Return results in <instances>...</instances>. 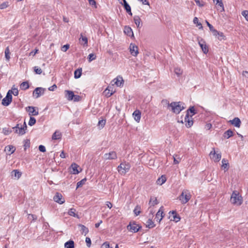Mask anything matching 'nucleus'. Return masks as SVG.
Returning <instances> with one entry per match:
<instances>
[{
    "instance_id": "nucleus-1",
    "label": "nucleus",
    "mask_w": 248,
    "mask_h": 248,
    "mask_svg": "<svg viewBox=\"0 0 248 248\" xmlns=\"http://www.w3.org/2000/svg\"><path fill=\"white\" fill-rule=\"evenodd\" d=\"M162 103H165L168 105V108H170L171 111L175 114H179L182 110L185 109V107L181 106V102H172L169 103L167 100H163Z\"/></svg>"
},
{
    "instance_id": "nucleus-2",
    "label": "nucleus",
    "mask_w": 248,
    "mask_h": 248,
    "mask_svg": "<svg viewBox=\"0 0 248 248\" xmlns=\"http://www.w3.org/2000/svg\"><path fill=\"white\" fill-rule=\"evenodd\" d=\"M231 202L233 204L237 205H240L242 203V197L237 191L235 190L232 192L231 197Z\"/></svg>"
},
{
    "instance_id": "nucleus-3",
    "label": "nucleus",
    "mask_w": 248,
    "mask_h": 248,
    "mask_svg": "<svg viewBox=\"0 0 248 248\" xmlns=\"http://www.w3.org/2000/svg\"><path fill=\"white\" fill-rule=\"evenodd\" d=\"M131 166L129 163L124 162L118 166L117 170L121 175H124L129 170Z\"/></svg>"
},
{
    "instance_id": "nucleus-4",
    "label": "nucleus",
    "mask_w": 248,
    "mask_h": 248,
    "mask_svg": "<svg viewBox=\"0 0 248 248\" xmlns=\"http://www.w3.org/2000/svg\"><path fill=\"white\" fill-rule=\"evenodd\" d=\"M191 195L188 190H184L179 197V199L183 204H185L188 202L191 198Z\"/></svg>"
},
{
    "instance_id": "nucleus-5",
    "label": "nucleus",
    "mask_w": 248,
    "mask_h": 248,
    "mask_svg": "<svg viewBox=\"0 0 248 248\" xmlns=\"http://www.w3.org/2000/svg\"><path fill=\"white\" fill-rule=\"evenodd\" d=\"M197 40L198 41V44L200 45L201 48H202L203 52L204 54H207L209 51L208 47L206 45L204 40L201 38L200 37H198Z\"/></svg>"
},
{
    "instance_id": "nucleus-6",
    "label": "nucleus",
    "mask_w": 248,
    "mask_h": 248,
    "mask_svg": "<svg viewBox=\"0 0 248 248\" xmlns=\"http://www.w3.org/2000/svg\"><path fill=\"white\" fill-rule=\"evenodd\" d=\"M141 228V227L140 226H139V225L136 224L135 222H130L127 226V229L133 232H137Z\"/></svg>"
},
{
    "instance_id": "nucleus-7",
    "label": "nucleus",
    "mask_w": 248,
    "mask_h": 248,
    "mask_svg": "<svg viewBox=\"0 0 248 248\" xmlns=\"http://www.w3.org/2000/svg\"><path fill=\"white\" fill-rule=\"evenodd\" d=\"M12 101V95L8 92L6 96L2 100L1 104L4 106H8Z\"/></svg>"
},
{
    "instance_id": "nucleus-8",
    "label": "nucleus",
    "mask_w": 248,
    "mask_h": 248,
    "mask_svg": "<svg viewBox=\"0 0 248 248\" xmlns=\"http://www.w3.org/2000/svg\"><path fill=\"white\" fill-rule=\"evenodd\" d=\"M53 200L55 202L61 204L65 202V200L63 198V196L61 193L59 192H57L55 196L53 197Z\"/></svg>"
},
{
    "instance_id": "nucleus-9",
    "label": "nucleus",
    "mask_w": 248,
    "mask_h": 248,
    "mask_svg": "<svg viewBox=\"0 0 248 248\" xmlns=\"http://www.w3.org/2000/svg\"><path fill=\"white\" fill-rule=\"evenodd\" d=\"M12 129L14 130L16 133H17L19 135H23L26 133V130L22 126L19 127V124H17L16 126L13 127Z\"/></svg>"
},
{
    "instance_id": "nucleus-10",
    "label": "nucleus",
    "mask_w": 248,
    "mask_h": 248,
    "mask_svg": "<svg viewBox=\"0 0 248 248\" xmlns=\"http://www.w3.org/2000/svg\"><path fill=\"white\" fill-rule=\"evenodd\" d=\"M45 89L42 87H37L33 91V94L35 95V97L37 98L39 97L41 94H44Z\"/></svg>"
},
{
    "instance_id": "nucleus-11",
    "label": "nucleus",
    "mask_w": 248,
    "mask_h": 248,
    "mask_svg": "<svg viewBox=\"0 0 248 248\" xmlns=\"http://www.w3.org/2000/svg\"><path fill=\"white\" fill-rule=\"evenodd\" d=\"M104 158L108 159H115L117 158V154L115 152L112 151L109 153H106L104 155Z\"/></svg>"
},
{
    "instance_id": "nucleus-12",
    "label": "nucleus",
    "mask_w": 248,
    "mask_h": 248,
    "mask_svg": "<svg viewBox=\"0 0 248 248\" xmlns=\"http://www.w3.org/2000/svg\"><path fill=\"white\" fill-rule=\"evenodd\" d=\"M164 216L163 207L161 206L156 214L155 218L156 219V221L160 222Z\"/></svg>"
},
{
    "instance_id": "nucleus-13",
    "label": "nucleus",
    "mask_w": 248,
    "mask_h": 248,
    "mask_svg": "<svg viewBox=\"0 0 248 248\" xmlns=\"http://www.w3.org/2000/svg\"><path fill=\"white\" fill-rule=\"evenodd\" d=\"M210 155H213L212 158L214 160V161L216 162H218L221 158V153L216 154L215 150L214 148H213V151H212L210 152Z\"/></svg>"
},
{
    "instance_id": "nucleus-14",
    "label": "nucleus",
    "mask_w": 248,
    "mask_h": 248,
    "mask_svg": "<svg viewBox=\"0 0 248 248\" xmlns=\"http://www.w3.org/2000/svg\"><path fill=\"white\" fill-rule=\"evenodd\" d=\"M214 4H216L218 10L221 12L224 11L223 3L222 0H213Z\"/></svg>"
},
{
    "instance_id": "nucleus-15",
    "label": "nucleus",
    "mask_w": 248,
    "mask_h": 248,
    "mask_svg": "<svg viewBox=\"0 0 248 248\" xmlns=\"http://www.w3.org/2000/svg\"><path fill=\"white\" fill-rule=\"evenodd\" d=\"M130 51L131 54L134 56H136L139 52H138V47L135 45L131 44L130 45Z\"/></svg>"
},
{
    "instance_id": "nucleus-16",
    "label": "nucleus",
    "mask_w": 248,
    "mask_h": 248,
    "mask_svg": "<svg viewBox=\"0 0 248 248\" xmlns=\"http://www.w3.org/2000/svg\"><path fill=\"white\" fill-rule=\"evenodd\" d=\"M184 120L186 123V126L187 127H190L193 124V121L192 119H190L188 112H186Z\"/></svg>"
},
{
    "instance_id": "nucleus-17",
    "label": "nucleus",
    "mask_w": 248,
    "mask_h": 248,
    "mask_svg": "<svg viewBox=\"0 0 248 248\" xmlns=\"http://www.w3.org/2000/svg\"><path fill=\"white\" fill-rule=\"evenodd\" d=\"M26 110L29 112L30 115L36 116L38 115V111L35 109V107L32 106H29L26 108Z\"/></svg>"
},
{
    "instance_id": "nucleus-18",
    "label": "nucleus",
    "mask_w": 248,
    "mask_h": 248,
    "mask_svg": "<svg viewBox=\"0 0 248 248\" xmlns=\"http://www.w3.org/2000/svg\"><path fill=\"white\" fill-rule=\"evenodd\" d=\"M229 122L236 127H240L241 125V121L238 117H235L233 119L230 120Z\"/></svg>"
},
{
    "instance_id": "nucleus-19",
    "label": "nucleus",
    "mask_w": 248,
    "mask_h": 248,
    "mask_svg": "<svg viewBox=\"0 0 248 248\" xmlns=\"http://www.w3.org/2000/svg\"><path fill=\"white\" fill-rule=\"evenodd\" d=\"M64 92L65 97L67 99V100L71 101L73 99L74 97V93L73 91L65 90Z\"/></svg>"
},
{
    "instance_id": "nucleus-20",
    "label": "nucleus",
    "mask_w": 248,
    "mask_h": 248,
    "mask_svg": "<svg viewBox=\"0 0 248 248\" xmlns=\"http://www.w3.org/2000/svg\"><path fill=\"white\" fill-rule=\"evenodd\" d=\"M133 115L134 117V119L137 122H139L141 118V112L139 110H136L134 111Z\"/></svg>"
},
{
    "instance_id": "nucleus-21",
    "label": "nucleus",
    "mask_w": 248,
    "mask_h": 248,
    "mask_svg": "<svg viewBox=\"0 0 248 248\" xmlns=\"http://www.w3.org/2000/svg\"><path fill=\"white\" fill-rule=\"evenodd\" d=\"M78 166L76 164V163H73L71 165V172L74 174H78L79 171L78 170Z\"/></svg>"
},
{
    "instance_id": "nucleus-22",
    "label": "nucleus",
    "mask_w": 248,
    "mask_h": 248,
    "mask_svg": "<svg viewBox=\"0 0 248 248\" xmlns=\"http://www.w3.org/2000/svg\"><path fill=\"white\" fill-rule=\"evenodd\" d=\"M158 203V202L157 198L155 197H151L150 200L149 202V205L150 207L154 206Z\"/></svg>"
},
{
    "instance_id": "nucleus-23",
    "label": "nucleus",
    "mask_w": 248,
    "mask_h": 248,
    "mask_svg": "<svg viewBox=\"0 0 248 248\" xmlns=\"http://www.w3.org/2000/svg\"><path fill=\"white\" fill-rule=\"evenodd\" d=\"M134 21L138 28H140L141 27L142 23H141V19L139 16H134Z\"/></svg>"
},
{
    "instance_id": "nucleus-24",
    "label": "nucleus",
    "mask_w": 248,
    "mask_h": 248,
    "mask_svg": "<svg viewBox=\"0 0 248 248\" xmlns=\"http://www.w3.org/2000/svg\"><path fill=\"white\" fill-rule=\"evenodd\" d=\"M124 32L129 36H133V32L132 29L129 26H125L124 29Z\"/></svg>"
},
{
    "instance_id": "nucleus-25",
    "label": "nucleus",
    "mask_w": 248,
    "mask_h": 248,
    "mask_svg": "<svg viewBox=\"0 0 248 248\" xmlns=\"http://www.w3.org/2000/svg\"><path fill=\"white\" fill-rule=\"evenodd\" d=\"M233 131L231 129H228V130H227L226 131H225L224 132L223 136L225 139H228L230 138V137L233 136Z\"/></svg>"
},
{
    "instance_id": "nucleus-26",
    "label": "nucleus",
    "mask_w": 248,
    "mask_h": 248,
    "mask_svg": "<svg viewBox=\"0 0 248 248\" xmlns=\"http://www.w3.org/2000/svg\"><path fill=\"white\" fill-rule=\"evenodd\" d=\"M62 138V134L59 131H56L52 136V140H56L61 139Z\"/></svg>"
},
{
    "instance_id": "nucleus-27",
    "label": "nucleus",
    "mask_w": 248,
    "mask_h": 248,
    "mask_svg": "<svg viewBox=\"0 0 248 248\" xmlns=\"http://www.w3.org/2000/svg\"><path fill=\"white\" fill-rule=\"evenodd\" d=\"M12 175L17 179H18L21 176V172L17 170H13L11 172Z\"/></svg>"
},
{
    "instance_id": "nucleus-28",
    "label": "nucleus",
    "mask_w": 248,
    "mask_h": 248,
    "mask_svg": "<svg viewBox=\"0 0 248 248\" xmlns=\"http://www.w3.org/2000/svg\"><path fill=\"white\" fill-rule=\"evenodd\" d=\"M76 210L75 208H71L69 210L68 214L69 215L71 216L78 218V215L77 213H76Z\"/></svg>"
},
{
    "instance_id": "nucleus-29",
    "label": "nucleus",
    "mask_w": 248,
    "mask_h": 248,
    "mask_svg": "<svg viewBox=\"0 0 248 248\" xmlns=\"http://www.w3.org/2000/svg\"><path fill=\"white\" fill-rule=\"evenodd\" d=\"M82 74V68H78V69L76 70L74 72V78H79Z\"/></svg>"
},
{
    "instance_id": "nucleus-30",
    "label": "nucleus",
    "mask_w": 248,
    "mask_h": 248,
    "mask_svg": "<svg viewBox=\"0 0 248 248\" xmlns=\"http://www.w3.org/2000/svg\"><path fill=\"white\" fill-rule=\"evenodd\" d=\"M166 181V178L165 176L162 175L160 177L158 178L156 181V183L157 185H162Z\"/></svg>"
},
{
    "instance_id": "nucleus-31",
    "label": "nucleus",
    "mask_w": 248,
    "mask_h": 248,
    "mask_svg": "<svg viewBox=\"0 0 248 248\" xmlns=\"http://www.w3.org/2000/svg\"><path fill=\"white\" fill-rule=\"evenodd\" d=\"M64 246L66 248H74V242L73 240H69L65 243Z\"/></svg>"
},
{
    "instance_id": "nucleus-32",
    "label": "nucleus",
    "mask_w": 248,
    "mask_h": 248,
    "mask_svg": "<svg viewBox=\"0 0 248 248\" xmlns=\"http://www.w3.org/2000/svg\"><path fill=\"white\" fill-rule=\"evenodd\" d=\"M116 81L115 82V84L118 87H121L124 84V80L122 78H117L116 79Z\"/></svg>"
},
{
    "instance_id": "nucleus-33",
    "label": "nucleus",
    "mask_w": 248,
    "mask_h": 248,
    "mask_svg": "<svg viewBox=\"0 0 248 248\" xmlns=\"http://www.w3.org/2000/svg\"><path fill=\"white\" fill-rule=\"evenodd\" d=\"M134 213L136 216H138L141 213V207L139 205H137L134 209Z\"/></svg>"
},
{
    "instance_id": "nucleus-34",
    "label": "nucleus",
    "mask_w": 248,
    "mask_h": 248,
    "mask_svg": "<svg viewBox=\"0 0 248 248\" xmlns=\"http://www.w3.org/2000/svg\"><path fill=\"white\" fill-rule=\"evenodd\" d=\"M20 88L22 90H26L29 88V85L28 81H24L21 83L20 85Z\"/></svg>"
},
{
    "instance_id": "nucleus-35",
    "label": "nucleus",
    "mask_w": 248,
    "mask_h": 248,
    "mask_svg": "<svg viewBox=\"0 0 248 248\" xmlns=\"http://www.w3.org/2000/svg\"><path fill=\"white\" fill-rule=\"evenodd\" d=\"M80 36L79 41H82L84 42L82 45L84 46H87L88 45V38L86 36H84L82 33H81Z\"/></svg>"
},
{
    "instance_id": "nucleus-36",
    "label": "nucleus",
    "mask_w": 248,
    "mask_h": 248,
    "mask_svg": "<svg viewBox=\"0 0 248 248\" xmlns=\"http://www.w3.org/2000/svg\"><path fill=\"white\" fill-rule=\"evenodd\" d=\"M79 226L81 228L80 231L82 234H84L85 235H86L89 232L88 229L83 225H79Z\"/></svg>"
},
{
    "instance_id": "nucleus-37",
    "label": "nucleus",
    "mask_w": 248,
    "mask_h": 248,
    "mask_svg": "<svg viewBox=\"0 0 248 248\" xmlns=\"http://www.w3.org/2000/svg\"><path fill=\"white\" fill-rule=\"evenodd\" d=\"M8 92H10L11 95L13 94L15 96H17L18 94L17 88H15L14 86L12 88V90H9Z\"/></svg>"
},
{
    "instance_id": "nucleus-38",
    "label": "nucleus",
    "mask_w": 248,
    "mask_h": 248,
    "mask_svg": "<svg viewBox=\"0 0 248 248\" xmlns=\"http://www.w3.org/2000/svg\"><path fill=\"white\" fill-rule=\"evenodd\" d=\"M4 53H5V57L6 60L9 61L10 59V50H9L8 46H7L5 48Z\"/></svg>"
},
{
    "instance_id": "nucleus-39",
    "label": "nucleus",
    "mask_w": 248,
    "mask_h": 248,
    "mask_svg": "<svg viewBox=\"0 0 248 248\" xmlns=\"http://www.w3.org/2000/svg\"><path fill=\"white\" fill-rule=\"evenodd\" d=\"M155 226L154 222L151 219H148L146 222V227L149 228H153Z\"/></svg>"
},
{
    "instance_id": "nucleus-40",
    "label": "nucleus",
    "mask_w": 248,
    "mask_h": 248,
    "mask_svg": "<svg viewBox=\"0 0 248 248\" xmlns=\"http://www.w3.org/2000/svg\"><path fill=\"white\" fill-rule=\"evenodd\" d=\"M222 167L226 169V170H228L229 168V163L227 160L223 158L222 160Z\"/></svg>"
},
{
    "instance_id": "nucleus-41",
    "label": "nucleus",
    "mask_w": 248,
    "mask_h": 248,
    "mask_svg": "<svg viewBox=\"0 0 248 248\" xmlns=\"http://www.w3.org/2000/svg\"><path fill=\"white\" fill-rule=\"evenodd\" d=\"M193 23L197 25V27H199V29H202V26L200 22L198 21V18L197 17H195L193 19Z\"/></svg>"
},
{
    "instance_id": "nucleus-42",
    "label": "nucleus",
    "mask_w": 248,
    "mask_h": 248,
    "mask_svg": "<svg viewBox=\"0 0 248 248\" xmlns=\"http://www.w3.org/2000/svg\"><path fill=\"white\" fill-rule=\"evenodd\" d=\"M123 5L126 12H130L131 7L126 0L123 1Z\"/></svg>"
},
{
    "instance_id": "nucleus-43",
    "label": "nucleus",
    "mask_w": 248,
    "mask_h": 248,
    "mask_svg": "<svg viewBox=\"0 0 248 248\" xmlns=\"http://www.w3.org/2000/svg\"><path fill=\"white\" fill-rule=\"evenodd\" d=\"M5 150L8 152H11V154H13L16 150V148L13 145H8L5 147Z\"/></svg>"
},
{
    "instance_id": "nucleus-44",
    "label": "nucleus",
    "mask_w": 248,
    "mask_h": 248,
    "mask_svg": "<svg viewBox=\"0 0 248 248\" xmlns=\"http://www.w3.org/2000/svg\"><path fill=\"white\" fill-rule=\"evenodd\" d=\"M110 90L108 89V88H107L104 92V93L105 96H106L107 97H110L112 94L113 93L112 91L110 92Z\"/></svg>"
},
{
    "instance_id": "nucleus-45",
    "label": "nucleus",
    "mask_w": 248,
    "mask_h": 248,
    "mask_svg": "<svg viewBox=\"0 0 248 248\" xmlns=\"http://www.w3.org/2000/svg\"><path fill=\"white\" fill-rule=\"evenodd\" d=\"M12 132V130L8 128L5 127L2 129V133L5 135H8Z\"/></svg>"
},
{
    "instance_id": "nucleus-46",
    "label": "nucleus",
    "mask_w": 248,
    "mask_h": 248,
    "mask_svg": "<svg viewBox=\"0 0 248 248\" xmlns=\"http://www.w3.org/2000/svg\"><path fill=\"white\" fill-rule=\"evenodd\" d=\"M86 180V178H84L78 182L77 184V188L81 187L82 185H83L85 183Z\"/></svg>"
},
{
    "instance_id": "nucleus-47",
    "label": "nucleus",
    "mask_w": 248,
    "mask_h": 248,
    "mask_svg": "<svg viewBox=\"0 0 248 248\" xmlns=\"http://www.w3.org/2000/svg\"><path fill=\"white\" fill-rule=\"evenodd\" d=\"M106 120H99L98 123V125L100 128H102L104 127L106 124Z\"/></svg>"
},
{
    "instance_id": "nucleus-48",
    "label": "nucleus",
    "mask_w": 248,
    "mask_h": 248,
    "mask_svg": "<svg viewBox=\"0 0 248 248\" xmlns=\"http://www.w3.org/2000/svg\"><path fill=\"white\" fill-rule=\"evenodd\" d=\"M174 73L178 76H179L182 74L183 71L181 68L177 67L174 69Z\"/></svg>"
},
{
    "instance_id": "nucleus-49",
    "label": "nucleus",
    "mask_w": 248,
    "mask_h": 248,
    "mask_svg": "<svg viewBox=\"0 0 248 248\" xmlns=\"http://www.w3.org/2000/svg\"><path fill=\"white\" fill-rule=\"evenodd\" d=\"M36 123V119L33 117H30V119L29 122V125L30 126L33 125Z\"/></svg>"
},
{
    "instance_id": "nucleus-50",
    "label": "nucleus",
    "mask_w": 248,
    "mask_h": 248,
    "mask_svg": "<svg viewBox=\"0 0 248 248\" xmlns=\"http://www.w3.org/2000/svg\"><path fill=\"white\" fill-rule=\"evenodd\" d=\"M24 150H26L27 148L30 147V141L29 140H26L24 141Z\"/></svg>"
},
{
    "instance_id": "nucleus-51",
    "label": "nucleus",
    "mask_w": 248,
    "mask_h": 248,
    "mask_svg": "<svg viewBox=\"0 0 248 248\" xmlns=\"http://www.w3.org/2000/svg\"><path fill=\"white\" fill-rule=\"evenodd\" d=\"M217 38L218 40L221 41L225 39V36L224 35L223 33L222 32H218L217 35Z\"/></svg>"
},
{
    "instance_id": "nucleus-52",
    "label": "nucleus",
    "mask_w": 248,
    "mask_h": 248,
    "mask_svg": "<svg viewBox=\"0 0 248 248\" xmlns=\"http://www.w3.org/2000/svg\"><path fill=\"white\" fill-rule=\"evenodd\" d=\"M95 59H96V56L93 53H91L88 56V61L89 62H92V61L95 60Z\"/></svg>"
},
{
    "instance_id": "nucleus-53",
    "label": "nucleus",
    "mask_w": 248,
    "mask_h": 248,
    "mask_svg": "<svg viewBox=\"0 0 248 248\" xmlns=\"http://www.w3.org/2000/svg\"><path fill=\"white\" fill-rule=\"evenodd\" d=\"M187 112L189 113V112L192 113V115L195 114L196 113V112L195 111L194 107L193 106L190 107V108L187 110Z\"/></svg>"
},
{
    "instance_id": "nucleus-54",
    "label": "nucleus",
    "mask_w": 248,
    "mask_h": 248,
    "mask_svg": "<svg viewBox=\"0 0 248 248\" xmlns=\"http://www.w3.org/2000/svg\"><path fill=\"white\" fill-rule=\"evenodd\" d=\"M180 217L177 215V214H175V215H174L173 216V219L172 220L175 221V222H177L180 220Z\"/></svg>"
},
{
    "instance_id": "nucleus-55",
    "label": "nucleus",
    "mask_w": 248,
    "mask_h": 248,
    "mask_svg": "<svg viewBox=\"0 0 248 248\" xmlns=\"http://www.w3.org/2000/svg\"><path fill=\"white\" fill-rule=\"evenodd\" d=\"M34 72L37 74H39L40 75V74H41L42 73V70H41V69L39 68L37 66H34Z\"/></svg>"
},
{
    "instance_id": "nucleus-56",
    "label": "nucleus",
    "mask_w": 248,
    "mask_h": 248,
    "mask_svg": "<svg viewBox=\"0 0 248 248\" xmlns=\"http://www.w3.org/2000/svg\"><path fill=\"white\" fill-rule=\"evenodd\" d=\"M101 248H112L110 246L108 242H105L101 245Z\"/></svg>"
},
{
    "instance_id": "nucleus-57",
    "label": "nucleus",
    "mask_w": 248,
    "mask_h": 248,
    "mask_svg": "<svg viewBox=\"0 0 248 248\" xmlns=\"http://www.w3.org/2000/svg\"><path fill=\"white\" fill-rule=\"evenodd\" d=\"M8 6V2H3L2 4L0 5V9H3L6 8H7Z\"/></svg>"
},
{
    "instance_id": "nucleus-58",
    "label": "nucleus",
    "mask_w": 248,
    "mask_h": 248,
    "mask_svg": "<svg viewBox=\"0 0 248 248\" xmlns=\"http://www.w3.org/2000/svg\"><path fill=\"white\" fill-rule=\"evenodd\" d=\"M85 242L87 244V246L88 248H90L91 245V239L89 237H86L85 239Z\"/></svg>"
},
{
    "instance_id": "nucleus-59",
    "label": "nucleus",
    "mask_w": 248,
    "mask_h": 248,
    "mask_svg": "<svg viewBox=\"0 0 248 248\" xmlns=\"http://www.w3.org/2000/svg\"><path fill=\"white\" fill-rule=\"evenodd\" d=\"M242 15L245 17L247 21H248V11H244L242 13Z\"/></svg>"
},
{
    "instance_id": "nucleus-60",
    "label": "nucleus",
    "mask_w": 248,
    "mask_h": 248,
    "mask_svg": "<svg viewBox=\"0 0 248 248\" xmlns=\"http://www.w3.org/2000/svg\"><path fill=\"white\" fill-rule=\"evenodd\" d=\"M69 47H70L69 45H68V44L65 45L62 47V50L63 52H66L67 50V49H69Z\"/></svg>"
},
{
    "instance_id": "nucleus-61",
    "label": "nucleus",
    "mask_w": 248,
    "mask_h": 248,
    "mask_svg": "<svg viewBox=\"0 0 248 248\" xmlns=\"http://www.w3.org/2000/svg\"><path fill=\"white\" fill-rule=\"evenodd\" d=\"M73 100L75 102L79 101L81 100V97L79 95L74 94Z\"/></svg>"
},
{
    "instance_id": "nucleus-62",
    "label": "nucleus",
    "mask_w": 248,
    "mask_h": 248,
    "mask_svg": "<svg viewBox=\"0 0 248 248\" xmlns=\"http://www.w3.org/2000/svg\"><path fill=\"white\" fill-rule=\"evenodd\" d=\"M39 150L41 152H45L46 151L45 147L42 145H39Z\"/></svg>"
},
{
    "instance_id": "nucleus-63",
    "label": "nucleus",
    "mask_w": 248,
    "mask_h": 248,
    "mask_svg": "<svg viewBox=\"0 0 248 248\" xmlns=\"http://www.w3.org/2000/svg\"><path fill=\"white\" fill-rule=\"evenodd\" d=\"M212 31L213 35L217 37V35L218 34L219 31H218L217 30L215 29L214 28L212 30V31Z\"/></svg>"
},
{
    "instance_id": "nucleus-64",
    "label": "nucleus",
    "mask_w": 248,
    "mask_h": 248,
    "mask_svg": "<svg viewBox=\"0 0 248 248\" xmlns=\"http://www.w3.org/2000/svg\"><path fill=\"white\" fill-rule=\"evenodd\" d=\"M56 88H57V86L55 84H54L52 86L49 87L48 90L50 91H53Z\"/></svg>"
}]
</instances>
